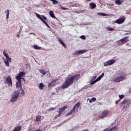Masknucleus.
I'll list each match as a JSON object with an SVG mask.
<instances>
[{"mask_svg":"<svg viewBox=\"0 0 131 131\" xmlns=\"http://www.w3.org/2000/svg\"><path fill=\"white\" fill-rule=\"evenodd\" d=\"M79 78H80V74H79L67 78L61 85V89H68L70 85L78 81Z\"/></svg>","mask_w":131,"mask_h":131,"instance_id":"obj_1","label":"nucleus"},{"mask_svg":"<svg viewBox=\"0 0 131 131\" xmlns=\"http://www.w3.org/2000/svg\"><path fill=\"white\" fill-rule=\"evenodd\" d=\"M131 105V100L129 99H124L122 102L120 103V106L123 107L122 110L126 111V109L129 108Z\"/></svg>","mask_w":131,"mask_h":131,"instance_id":"obj_2","label":"nucleus"},{"mask_svg":"<svg viewBox=\"0 0 131 131\" xmlns=\"http://www.w3.org/2000/svg\"><path fill=\"white\" fill-rule=\"evenodd\" d=\"M128 38H129V37L128 36H127L125 37L122 38L119 40L117 41V43L118 46H119V47H120L121 46H123V45H124V43H126L127 41H129Z\"/></svg>","mask_w":131,"mask_h":131,"instance_id":"obj_3","label":"nucleus"},{"mask_svg":"<svg viewBox=\"0 0 131 131\" xmlns=\"http://www.w3.org/2000/svg\"><path fill=\"white\" fill-rule=\"evenodd\" d=\"M20 95V92L17 91H14L13 94L12 95L11 98L10 99V102L13 103V102H16L18 98H19V95Z\"/></svg>","mask_w":131,"mask_h":131,"instance_id":"obj_4","label":"nucleus"},{"mask_svg":"<svg viewBox=\"0 0 131 131\" xmlns=\"http://www.w3.org/2000/svg\"><path fill=\"white\" fill-rule=\"evenodd\" d=\"M3 54L6 58V59H3L4 62H5V64L7 66V67H9L10 66V63L11 62H12V59L9 57V54H8L7 53H6V51H4Z\"/></svg>","mask_w":131,"mask_h":131,"instance_id":"obj_5","label":"nucleus"},{"mask_svg":"<svg viewBox=\"0 0 131 131\" xmlns=\"http://www.w3.org/2000/svg\"><path fill=\"white\" fill-rule=\"evenodd\" d=\"M35 15L36 17L38 18V19H40V20H41V21H42V22H43V23H44V24H45V25H46V26L48 27V28H50V26H49V24H48V23L46 22V20H47V17H46L44 15H40V14H38L37 13H35Z\"/></svg>","mask_w":131,"mask_h":131,"instance_id":"obj_6","label":"nucleus"},{"mask_svg":"<svg viewBox=\"0 0 131 131\" xmlns=\"http://www.w3.org/2000/svg\"><path fill=\"white\" fill-rule=\"evenodd\" d=\"M35 15L36 17L38 18V19H40V20H41V21H42V22H43V23H44V24H45V25H46V26L48 27V28H50V26H49V24H48V23L46 22V20H47V17H46L44 15H40V14H38L37 13H35Z\"/></svg>","mask_w":131,"mask_h":131,"instance_id":"obj_7","label":"nucleus"},{"mask_svg":"<svg viewBox=\"0 0 131 131\" xmlns=\"http://www.w3.org/2000/svg\"><path fill=\"white\" fill-rule=\"evenodd\" d=\"M126 76H127V74L125 73L124 75H121L120 77L115 78L114 81V82H120V81L125 80L126 79Z\"/></svg>","mask_w":131,"mask_h":131,"instance_id":"obj_8","label":"nucleus"},{"mask_svg":"<svg viewBox=\"0 0 131 131\" xmlns=\"http://www.w3.org/2000/svg\"><path fill=\"white\" fill-rule=\"evenodd\" d=\"M66 109H68V105H65L63 106L62 107H60L59 108V111L58 112V114L56 115L55 117V119H56V118H58V117H60V116H61V114L62 113H63V112H64L65 111Z\"/></svg>","mask_w":131,"mask_h":131,"instance_id":"obj_9","label":"nucleus"},{"mask_svg":"<svg viewBox=\"0 0 131 131\" xmlns=\"http://www.w3.org/2000/svg\"><path fill=\"white\" fill-rule=\"evenodd\" d=\"M115 62H116V60H115V59L109 60L103 63V66L104 67H106V66H111V65H113V64H114Z\"/></svg>","mask_w":131,"mask_h":131,"instance_id":"obj_10","label":"nucleus"},{"mask_svg":"<svg viewBox=\"0 0 131 131\" xmlns=\"http://www.w3.org/2000/svg\"><path fill=\"white\" fill-rule=\"evenodd\" d=\"M109 114V111L108 110H105L103 111L101 113V116H99V118L100 119H103V118H104V117H106Z\"/></svg>","mask_w":131,"mask_h":131,"instance_id":"obj_11","label":"nucleus"},{"mask_svg":"<svg viewBox=\"0 0 131 131\" xmlns=\"http://www.w3.org/2000/svg\"><path fill=\"white\" fill-rule=\"evenodd\" d=\"M5 83H7L8 85V86H12V78L9 76L8 77L5 81Z\"/></svg>","mask_w":131,"mask_h":131,"instance_id":"obj_12","label":"nucleus"},{"mask_svg":"<svg viewBox=\"0 0 131 131\" xmlns=\"http://www.w3.org/2000/svg\"><path fill=\"white\" fill-rule=\"evenodd\" d=\"M57 80H58L57 78L52 81L48 85L49 88H53V86H55L56 85V82H57Z\"/></svg>","mask_w":131,"mask_h":131,"instance_id":"obj_13","label":"nucleus"},{"mask_svg":"<svg viewBox=\"0 0 131 131\" xmlns=\"http://www.w3.org/2000/svg\"><path fill=\"white\" fill-rule=\"evenodd\" d=\"M24 74L25 75V73L24 74V72H20L18 75L16 76V78L17 80H21L22 77L24 76Z\"/></svg>","mask_w":131,"mask_h":131,"instance_id":"obj_14","label":"nucleus"},{"mask_svg":"<svg viewBox=\"0 0 131 131\" xmlns=\"http://www.w3.org/2000/svg\"><path fill=\"white\" fill-rule=\"evenodd\" d=\"M115 22L117 24H122V23H123V22H124V19H123L122 18H119L117 20H116Z\"/></svg>","mask_w":131,"mask_h":131,"instance_id":"obj_15","label":"nucleus"},{"mask_svg":"<svg viewBox=\"0 0 131 131\" xmlns=\"http://www.w3.org/2000/svg\"><path fill=\"white\" fill-rule=\"evenodd\" d=\"M90 7L92 10H94L95 8H97V5L94 3L91 2L90 3Z\"/></svg>","mask_w":131,"mask_h":131,"instance_id":"obj_16","label":"nucleus"},{"mask_svg":"<svg viewBox=\"0 0 131 131\" xmlns=\"http://www.w3.org/2000/svg\"><path fill=\"white\" fill-rule=\"evenodd\" d=\"M18 81L16 83V88L19 89L20 88L22 90V86H21V80H17Z\"/></svg>","mask_w":131,"mask_h":131,"instance_id":"obj_17","label":"nucleus"},{"mask_svg":"<svg viewBox=\"0 0 131 131\" xmlns=\"http://www.w3.org/2000/svg\"><path fill=\"white\" fill-rule=\"evenodd\" d=\"M49 15L51 17H52V18L56 19V16H55V14L54 13V12L53 11H50L49 12Z\"/></svg>","mask_w":131,"mask_h":131,"instance_id":"obj_18","label":"nucleus"},{"mask_svg":"<svg viewBox=\"0 0 131 131\" xmlns=\"http://www.w3.org/2000/svg\"><path fill=\"white\" fill-rule=\"evenodd\" d=\"M85 52H88V50H79L77 52H76V54H84Z\"/></svg>","mask_w":131,"mask_h":131,"instance_id":"obj_19","label":"nucleus"},{"mask_svg":"<svg viewBox=\"0 0 131 131\" xmlns=\"http://www.w3.org/2000/svg\"><path fill=\"white\" fill-rule=\"evenodd\" d=\"M58 40L65 49H67V46L64 43V42H63L62 40L59 39Z\"/></svg>","mask_w":131,"mask_h":131,"instance_id":"obj_20","label":"nucleus"},{"mask_svg":"<svg viewBox=\"0 0 131 131\" xmlns=\"http://www.w3.org/2000/svg\"><path fill=\"white\" fill-rule=\"evenodd\" d=\"M5 13L6 14V18L9 19V16L10 15V10L7 9V11H5Z\"/></svg>","mask_w":131,"mask_h":131,"instance_id":"obj_21","label":"nucleus"},{"mask_svg":"<svg viewBox=\"0 0 131 131\" xmlns=\"http://www.w3.org/2000/svg\"><path fill=\"white\" fill-rule=\"evenodd\" d=\"M39 71L40 73H41V74H43V75L47 74V72H46L45 70L39 69Z\"/></svg>","mask_w":131,"mask_h":131,"instance_id":"obj_22","label":"nucleus"},{"mask_svg":"<svg viewBox=\"0 0 131 131\" xmlns=\"http://www.w3.org/2000/svg\"><path fill=\"white\" fill-rule=\"evenodd\" d=\"M44 86H45V85H44L43 83H40V84L39 85V90H43Z\"/></svg>","mask_w":131,"mask_h":131,"instance_id":"obj_23","label":"nucleus"},{"mask_svg":"<svg viewBox=\"0 0 131 131\" xmlns=\"http://www.w3.org/2000/svg\"><path fill=\"white\" fill-rule=\"evenodd\" d=\"M121 1L120 0H116L115 1V4L118 5L119 6H120L121 5Z\"/></svg>","mask_w":131,"mask_h":131,"instance_id":"obj_24","label":"nucleus"},{"mask_svg":"<svg viewBox=\"0 0 131 131\" xmlns=\"http://www.w3.org/2000/svg\"><path fill=\"white\" fill-rule=\"evenodd\" d=\"M40 119H41V116L38 115V116H37L35 120H36V121L39 122V121H40Z\"/></svg>","mask_w":131,"mask_h":131,"instance_id":"obj_25","label":"nucleus"},{"mask_svg":"<svg viewBox=\"0 0 131 131\" xmlns=\"http://www.w3.org/2000/svg\"><path fill=\"white\" fill-rule=\"evenodd\" d=\"M97 15H99V16H107V14L104 13H102V12L98 13Z\"/></svg>","mask_w":131,"mask_h":131,"instance_id":"obj_26","label":"nucleus"},{"mask_svg":"<svg viewBox=\"0 0 131 131\" xmlns=\"http://www.w3.org/2000/svg\"><path fill=\"white\" fill-rule=\"evenodd\" d=\"M106 29L108 31H114V30H115V29L111 27H106Z\"/></svg>","mask_w":131,"mask_h":131,"instance_id":"obj_27","label":"nucleus"},{"mask_svg":"<svg viewBox=\"0 0 131 131\" xmlns=\"http://www.w3.org/2000/svg\"><path fill=\"white\" fill-rule=\"evenodd\" d=\"M79 106H80V102H78L77 103L74 105V106L76 108H78L79 107Z\"/></svg>","mask_w":131,"mask_h":131,"instance_id":"obj_28","label":"nucleus"},{"mask_svg":"<svg viewBox=\"0 0 131 131\" xmlns=\"http://www.w3.org/2000/svg\"><path fill=\"white\" fill-rule=\"evenodd\" d=\"M117 129V126H114L112 128L110 129V131H115Z\"/></svg>","mask_w":131,"mask_h":131,"instance_id":"obj_29","label":"nucleus"},{"mask_svg":"<svg viewBox=\"0 0 131 131\" xmlns=\"http://www.w3.org/2000/svg\"><path fill=\"white\" fill-rule=\"evenodd\" d=\"M51 2H52V4L53 5H57V4H58V1H57L56 0H50Z\"/></svg>","mask_w":131,"mask_h":131,"instance_id":"obj_30","label":"nucleus"},{"mask_svg":"<svg viewBox=\"0 0 131 131\" xmlns=\"http://www.w3.org/2000/svg\"><path fill=\"white\" fill-rule=\"evenodd\" d=\"M33 48L35 50H40V47H38L37 45H34Z\"/></svg>","mask_w":131,"mask_h":131,"instance_id":"obj_31","label":"nucleus"},{"mask_svg":"<svg viewBox=\"0 0 131 131\" xmlns=\"http://www.w3.org/2000/svg\"><path fill=\"white\" fill-rule=\"evenodd\" d=\"M124 97L125 96L123 95H119V100H122L123 99H124Z\"/></svg>","mask_w":131,"mask_h":131,"instance_id":"obj_32","label":"nucleus"},{"mask_svg":"<svg viewBox=\"0 0 131 131\" xmlns=\"http://www.w3.org/2000/svg\"><path fill=\"white\" fill-rule=\"evenodd\" d=\"M56 107H50L49 110H48V111H53V110H55Z\"/></svg>","mask_w":131,"mask_h":131,"instance_id":"obj_33","label":"nucleus"},{"mask_svg":"<svg viewBox=\"0 0 131 131\" xmlns=\"http://www.w3.org/2000/svg\"><path fill=\"white\" fill-rule=\"evenodd\" d=\"M80 38H81V39H86V38L85 37V36H84V35H81L80 36Z\"/></svg>","mask_w":131,"mask_h":131,"instance_id":"obj_34","label":"nucleus"},{"mask_svg":"<svg viewBox=\"0 0 131 131\" xmlns=\"http://www.w3.org/2000/svg\"><path fill=\"white\" fill-rule=\"evenodd\" d=\"M96 82H97V81H96V80L92 81V82L90 83V84H91V85L95 84V83H96Z\"/></svg>","mask_w":131,"mask_h":131,"instance_id":"obj_35","label":"nucleus"},{"mask_svg":"<svg viewBox=\"0 0 131 131\" xmlns=\"http://www.w3.org/2000/svg\"><path fill=\"white\" fill-rule=\"evenodd\" d=\"M120 101H121V100H120V99L116 100L115 101V104H116V105H118V104H119V102H120Z\"/></svg>","mask_w":131,"mask_h":131,"instance_id":"obj_36","label":"nucleus"},{"mask_svg":"<svg viewBox=\"0 0 131 131\" xmlns=\"http://www.w3.org/2000/svg\"><path fill=\"white\" fill-rule=\"evenodd\" d=\"M100 79H102V78H101V77L99 76V77H98V78H97V79H96V80L97 81V82H98V81H99V80H100Z\"/></svg>","mask_w":131,"mask_h":131,"instance_id":"obj_37","label":"nucleus"},{"mask_svg":"<svg viewBox=\"0 0 131 131\" xmlns=\"http://www.w3.org/2000/svg\"><path fill=\"white\" fill-rule=\"evenodd\" d=\"M21 95H23V96H24V95H25V93H24V90H23V89H22L21 90V92L20 93Z\"/></svg>","mask_w":131,"mask_h":131,"instance_id":"obj_38","label":"nucleus"},{"mask_svg":"<svg viewBox=\"0 0 131 131\" xmlns=\"http://www.w3.org/2000/svg\"><path fill=\"white\" fill-rule=\"evenodd\" d=\"M91 100H92V102H96V98L95 97H93Z\"/></svg>","mask_w":131,"mask_h":131,"instance_id":"obj_39","label":"nucleus"},{"mask_svg":"<svg viewBox=\"0 0 131 131\" xmlns=\"http://www.w3.org/2000/svg\"><path fill=\"white\" fill-rule=\"evenodd\" d=\"M87 101H89L90 103H92L93 102V101L92 100V99H90V98H88Z\"/></svg>","mask_w":131,"mask_h":131,"instance_id":"obj_40","label":"nucleus"},{"mask_svg":"<svg viewBox=\"0 0 131 131\" xmlns=\"http://www.w3.org/2000/svg\"><path fill=\"white\" fill-rule=\"evenodd\" d=\"M104 74L103 73L100 76H99L101 78H103L104 77Z\"/></svg>","mask_w":131,"mask_h":131,"instance_id":"obj_41","label":"nucleus"},{"mask_svg":"<svg viewBox=\"0 0 131 131\" xmlns=\"http://www.w3.org/2000/svg\"><path fill=\"white\" fill-rule=\"evenodd\" d=\"M75 109H76V107H75L74 106L73 107V108H72V111L73 112H74V111H75Z\"/></svg>","mask_w":131,"mask_h":131,"instance_id":"obj_42","label":"nucleus"},{"mask_svg":"<svg viewBox=\"0 0 131 131\" xmlns=\"http://www.w3.org/2000/svg\"><path fill=\"white\" fill-rule=\"evenodd\" d=\"M96 78H97L96 76H93L92 77V79H96Z\"/></svg>","mask_w":131,"mask_h":131,"instance_id":"obj_43","label":"nucleus"},{"mask_svg":"<svg viewBox=\"0 0 131 131\" xmlns=\"http://www.w3.org/2000/svg\"><path fill=\"white\" fill-rule=\"evenodd\" d=\"M62 10H67V8L61 7Z\"/></svg>","mask_w":131,"mask_h":131,"instance_id":"obj_44","label":"nucleus"},{"mask_svg":"<svg viewBox=\"0 0 131 131\" xmlns=\"http://www.w3.org/2000/svg\"><path fill=\"white\" fill-rule=\"evenodd\" d=\"M69 113H70V114H72V113H73V111L72 110H71L70 112H69Z\"/></svg>","mask_w":131,"mask_h":131,"instance_id":"obj_45","label":"nucleus"},{"mask_svg":"<svg viewBox=\"0 0 131 131\" xmlns=\"http://www.w3.org/2000/svg\"><path fill=\"white\" fill-rule=\"evenodd\" d=\"M67 115H71V114L70 112L67 113Z\"/></svg>","mask_w":131,"mask_h":131,"instance_id":"obj_46","label":"nucleus"},{"mask_svg":"<svg viewBox=\"0 0 131 131\" xmlns=\"http://www.w3.org/2000/svg\"><path fill=\"white\" fill-rule=\"evenodd\" d=\"M35 131H42V130H40V129H37V130H35Z\"/></svg>","mask_w":131,"mask_h":131,"instance_id":"obj_47","label":"nucleus"},{"mask_svg":"<svg viewBox=\"0 0 131 131\" xmlns=\"http://www.w3.org/2000/svg\"><path fill=\"white\" fill-rule=\"evenodd\" d=\"M52 95L53 96H54V95H56V93H52Z\"/></svg>","mask_w":131,"mask_h":131,"instance_id":"obj_48","label":"nucleus"},{"mask_svg":"<svg viewBox=\"0 0 131 131\" xmlns=\"http://www.w3.org/2000/svg\"><path fill=\"white\" fill-rule=\"evenodd\" d=\"M17 37H18V38L20 37V35L17 34Z\"/></svg>","mask_w":131,"mask_h":131,"instance_id":"obj_49","label":"nucleus"},{"mask_svg":"<svg viewBox=\"0 0 131 131\" xmlns=\"http://www.w3.org/2000/svg\"><path fill=\"white\" fill-rule=\"evenodd\" d=\"M87 2H92V0H86Z\"/></svg>","mask_w":131,"mask_h":131,"instance_id":"obj_50","label":"nucleus"},{"mask_svg":"<svg viewBox=\"0 0 131 131\" xmlns=\"http://www.w3.org/2000/svg\"><path fill=\"white\" fill-rule=\"evenodd\" d=\"M0 64H1V62H0Z\"/></svg>","mask_w":131,"mask_h":131,"instance_id":"obj_51","label":"nucleus"}]
</instances>
